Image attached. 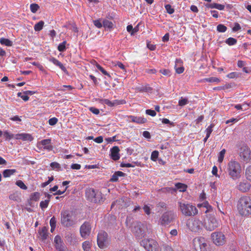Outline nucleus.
<instances>
[{
	"label": "nucleus",
	"mask_w": 251,
	"mask_h": 251,
	"mask_svg": "<svg viewBox=\"0 0 251 251\" xmlns=\"http://www.w3.org/2000/svg\"><path fill=\"white\" fill-rule=\"evenodd\" d=\"M226 170L230 178L235 181L241 178L243 168L239 161L232 159L227 164Z\"/></svg>",
	"instance_id": "nucleus-1"
},
{
	"label": "nucleus",
	"mask_w": 251,
	"mask_h": 251,
	"mask_svg": "<svg viewBox=\"0 0 251 251\" xmlns=\"http://www.w3.org/2000/svg\"><path fill=\"white\" fill-rule=\"evenodd\" d=\"M237 207L241 215H251V198L247 196L241 197L238 201Z\"/></svg>",
	"instance_id": "nucleus-2"
},
{
	"label": "nucleus",
	"mask_w": 251,
	"mask_h": 251,
	"mask_svg": "<svg viewBox=\"0 0 251 251\" xmlns=\"http://www.w3.org/2000/svg\"><path fill=\"white\" fill-rule=\"evenodd\" d=\"M178 209L182 215L185 216H194L198 213V210L197 208L190 203L179 201L178 202Z\"/></svg>",
	"instance_id": "nucleus-3"
},
{
	"label": "nucleus",
	"mask_w": 251,
	"mask_h": 251,
	"mask_svg": "<svg viewBox=\"0 0 251 251\" xmlns=\"http://www.w3.org/2000/svg\"><path fill=\"white\" fill-rule=\"evenodd\" d=\"M61 223L65 227H70L75 224V216L72 211L63 210L61 212Z\"/></svg>",
	"instance_id": "nucleus-4"
},
{
	"label": "nucleus",
	"mask_w": 251,
	"mask_h": 251,
	"mask_svg": "<svg viewBox=\"0 0 251 251\" xmlns=\"http://www.w3.org/2000/svg\"><path fill=\"white\" fill-rule=\"evenodd\" d=\"M85 195L89 201L94 203L100 202L102 199L101 193L93 188L87 189Z\"/></svg>",
	"instance_id": "nucleus-5"
},
{
	"label": "nucleus",
	"mask_w": 251,
	"mask_h": 251,
	"mask_svg": "<svg viewBox=\"0 0 251 251\" xmlns=\"http://www.w3.org/2000/svg\"><path fill=\"white\" fill-rule=\"evenodd\" d=\"M110 239L108 234L104 231H100L97 236V243L99 248L103 249L110 243Z\"/></svg>",
	"instance_id": "nucleus-6"
},
{
	"label": "nucleus",
	"mask_w": 251,
	"mask_h": 251,
	"mask_svg": "<svg viewBox=\"0 0 251 251\" xmlns=\"http://www.w3.org/2000/svg\"><path fill=\"white\" fill-rule=\"evenodd\" d=\"M141 245L147 251H158L159 248L158 243L153 239H144L141 241Z\"/></svg>",
	"instance_id": "nucleus-7"
},
{
	"label": "nucleus",
	"mask_w": 251,
	"mask_h": 251,
	"mask_svg": "<svg viewBox=\"0 0 251 251\" xmlns=\"http://www.w3.org/2000/svg\"><path fill=\"white\" fill-rule=\"evenodd\" d=\"M202 223L198 219L191 218L187 220L186 225L188 228L192 232H198L202 229Z\"/></svg>",
	"instance_id": "nucleus-8"
},
{
	"label": "nucleus",
	"mask_w": 251,
	"mask_h": 251,
	"mask_svg": "<svg viewBox=\"0 0 251 251\" xmlns=\"http://www.w3.org/2000/svg\"><path fill=\"white\" fill-rule=\"evenodd\" d=\"M131 231L139 239H141L145 235V227L140 222H135L133 223Z\"/></svg>",
	"instance_id": "nucleus-9"
},
{
	"label": "nucleus",
	"mask_w": 251,
	"mask_h": 251,
	"mask_svg": "<svg viewBox=\"0 0 251 251\" xmlns=\"http://www.w3.org/2000/svg\"><path fill=\"white\" fill-rule=\"evenodd\" d=\"M194 247L196 251H207L208 245L204 238L197 237L193 240Z\"/></svg>",
	"instance_id": "nucleus-10"
},
{
	"label": "nucleus",
	"mask_w": 251,
	"mask_h": 251,
	"mask_svg": "<svg viewBox=\"0 0 251 251\" xmlns=\"http://www.w3.org/2000/svg\"><path fill=\"white\" fill-rule=\"evenodd\" d=\"M220 225V222L214 216H210L204 222V227L207 230L213 231Z\"/></svg>",
	"instance_id": "nucleus-11"
},
{
	"label": "nucleus",
	"mask_w": 251,
	"mask_h": 251,
	"mask_svg": "<svg viewBox=\"0 0 251 251\" xmlns=\"http://www.w3.org/2000/svg\"><path fill=\"white\" fill-rule=\"evenodd\" d=\"M211 238L216 246H222L226 243V237L222 232H214L211 234Z\"/></svg>",
	"instance_id": "nucleus-12"
},
{
	"label": "nucleus",
	"mask_w": 251,
	"mask_h": 251,
	"mask_svg": "<svg viewBox=\"0 0 251 251\" xmlns=\"http://www.w3.org/2000/svg\"><path fill=\"white\" fill-rule=\"evenodd\" d=\"M240 159L245 162H248L251 159V151L249 147L243 146L240 148L239 152Z\"/></svg>",
	"instance_id": "nucleus-13"
},
{
	"label": "nucleus",
	"mask_w": 251,
	"mask_h": 251,
	"mask_svg": "<svg viewBox=\"0 0 251 251\" xmlns=\"http://www.w3.org/2000/svg\"><path fill=\"white\" fill-rule=\"evenodd\" d=\"M91 225L89 222H85L80 227V234L82 238L86 239L90 234Z\"/></svg>",
	"instance_id": "nucleus-14"
},
{
	"label": "nucleus",
	"mask_w": 251,
	"mask_h": 251,
	"mask_svg": "<svg viewBox=\"0 0 251 251\" xmlns=\"http://www.w3.org/2000/svg\"><path fill=\"white\" fill-rule=\"evenodd\" d=\"M236 188L242 193H246L251 188V184L246 179H242L237 183Z\"/></svg>",
	"instance_id": "nucleus-15"
},
{
	"label": "nucleus",
	"mask_w": 251,
	"mask_h": 251,
	"mask_svg": "<svg viewBox=\"0 0 251 251\" xmlns=\"http://www.w3.org/2000/svg\"><path fill=\"white\" fill-rule=\"evenodd\" d=\"M174 219L173 213L171 211L165 212L160 219L161 225L166 226L169 224Z\"/></svg>",
	"instance_id": "nucleus-16"
},
{
	"label": "nucleus",
	"mask_w": 251,
	"mask_h": 251,
	"mask_svg": "<svg viewBox=\"0 0 251 251\" xmlns=\"http://www.w3.org/2000/svg\"><path fill=\"white\" fill-rule=\"evenodd\" d=\"M97 100L101 104H105L110 107H113L114 106L122 104L119 100H117L113 101H110L108 99H98Z\"/></svg>",
	"instance_id": "nucleus-17"
},
{
	"label": "nucleus",
	"mask_w": 251,
	"mask_h": 251,
	"mask_svg": "<svg viewBox=\"0 0 251 251\" xmlns=\"http://www.w3.org/2000/svg\"><path fill=\"white\" fill-rule=\"evenodd\" d=\"M51 141L50 139H44L38 143V146L42 145L43 146L44 149L50 151L53 149V147L51 145Z\"/></svg>",
	"instance_id": "nucleus-18"
},
{
	"label": "nucleus",
	"mask_w": 251,
	"mask_h": 251,
	"mask_svg": "<svg viewBox=\"0 0 251 251\" xmlns=\"http://www.w3.org/2000/svg\"><path fill=\"white\" fill-rule=\"evenodd\" d=\"M197 207L205 213L210 212L212 210V206L209 204L208 201H204L201 203L197 205Z\"/></svg>",
	"instance_id": "nucleus-19"
},
{
	"label": "nucleus",
	"mask_w": 251,
	"mask_h": 251,
	"mask_svg": "<svg viewBox=\"0 0 251 251\" xmlns=\"http://www.w3.org/2000/svg\"><path fill=\"white\" fill-rule=\"evenodd\" d=\"M14 138L17 140H22L23 141H32L33 140L32 136L27 133H21L15 135Z\"/></svg>",
	"instance_id": "nucleus-20"
},
{
	"label": "nucleus",
	"mask_w": 251,
	"mask_h": 251,
	"mask_svg": "<svg viewBox=\"0 0 251 251\" xmlns=\"http://www.w3.org/2000/svg\"><path fill=\"white\" fill-rule=\"evenodd\" d=\"M120 149L118 147L114 146L110 150L111 157L114 160H118L120 156L119 154Z\"/></svg>",
	"instance_id": "nucleus-21"
},
{
	"label": "nucleus",
	"mask_w": 251,
	"mask_h": 251,
	"mask_svg": "<svg viewBox=\"0 0 251 251\" xmlns=\"http://www.w3.org/2000/svg\"><path fill=\"white\" fill-rule=\"evenodd\" d=\"M182 61L180 59H176L175 68L177 74L182 73L184 71V68L182 66Z\"/></svg>",
	"instance_id": "nucleus-22"
},
{
	"label": "nucleus",
	"mask_w": 251,
	"mask_h": 251,
	"mask_svg": "<svg viewBox=\"0 0 251 251\" xmlns=\"http://www.w3.org/2000/svg\"><path fill=\"white\" fill-rule=\"evenodd\" d=\"M128 118L131 120V122L138 124H144L147 121V120L145 118L141 117L130 116L128 117Z\"/></svg>",
	"instance_id": "nucleus-23"
},
{
	"label": "nucleus",
	"mask_w": 251,
	"mask_h": 251,
	"mask_svg": "<svg viewBox=\"0 0 251 251\" xmlns=\"http://www.w3.org/2000/svg\"><path fill=\"white\" fill-rule=\"evenodd\" d=\"M125 174L121 171H117L112 176L110 181L111 182H117L118 180L119 177L124 176Z\"/></svg>",
	"instance_id": "nucleus-24"
},
{
	"label": "nucleus",
	"mask_w": 251,
	"mask_h": 251,
	"mask_svg": "<svg viewBox=\"0 0 251 251\" xmlns=\"http://www.w3.org/2000/svg\"><path fill=\"white\" fill-rule=\"evenodd\" d=\"M205 6L209 8H216L220 10H223L225 8V5L217 3H208L205 4Z\"/></svg>",
	"instance_id": "nucleus-25"
},
{
	"label": "nucleus",
	"mask_w": 251,
	"mask_h": 251,
	"mask_svg": "<svg viewBox=\"0 0 251 251\" xmlns=\"http://www.w3.org/2000/svg\"><path fill=\"white\" fill-rule=\"evenodd\" d=\"M136 91L139 92H151L152 91V88L149 85L147 84L137 87L136 88Z\"/></svg>",
	"instance_id": "nucleus-26"
},
{
	"label": "nucleus",
	"mask_w": 251,
	"mask_h": 251,
	"mask_svg": "<svg viewBox=\"0 0 251 251\" xmlns=\"http://www.w3.org/2000/svg\"><path fill=\"white\" fill-rule=\"evenodd\" d=\"M50 61L53 64L59 67L63 72H66L67 71V70L64 65L56 58L52 57L50 59Z\"/></svg>",
	"instance_id": "nucleus-27"
},
{
	"label": "nucleus",
	"mask_w": 251,
	"mask_h": 251,
	"mask_svg": "<svg viewBox=\"0 0 251 251\" xmlns=\"http://www.w3.org/2000/svg\"><path fill=\"white\" fill-rule=\"evenodd\" d=\"M20 195L21 193L20 192H15L9 196V198L14 201L19 202L21 201Z\"/></svg>",
	"instance_id": "nucleus-28"
},
{
	"label": "nucleus",
	"mask_w": 251,
	"mask_h": 251,
	"mask_svg": "<svg viewBox=\"0 0 251 251\" xmlns=\"http://www.w3.org/2000/svg\"><path fill=\"white\" fill-rule=\"evenodd\" d=\"M39 234L42 240H45L48 236V228L46 226L43 227L39 231Z\"/></svg>",
	"instance_id": "nucleus-29"
},
{
	"label": "nucleus",
	"mask_w": 251,
	"mask_h": 251,
	"mask_svg": "<svg viewBox=\"0 0 251 251\" xmlns=\"http://www.w3.org/2000/svg\"><path fill=\"white\" fill-rule=\"evenodd\" d=\"M176 188L174 189L175 191L178 190L180 192H185L186 191L187 186L183 183H176L175 184Z\"/></svg>",
	"instance_id": "nucleus-30"
},
{
	"label": "nucleus",
	"mask_w": 251,
	"mask_h": 251,
	"mask_svg": "<svg viewBox=\"0 0 251 251\" xmlns=\"http://www.w3.org/2000/svg\"><path fill=\"white\" fill-rule=\"evenodd\" d=\"M17 172L15 169H6L3 172V176L4 177H10Z\"/></svg>",
	"instance_id": "nucleus-31"
},
{
	"label": "nucleus",
	"mask_w": 251,
	"mask_h": 251,
	"mask_svg": "<svg viewBox=\"0 0 251 251\" xmlns=\"http://www.w3.org/2000/svg\"><path fill=\"white\" fill-rule=\"evenodd\" d=\"M51 196L50 195L48 194V199L40 202V206L42 209L46 208L48 206Z\"/></svg>",
	"instance_id": "nucleus-32"
},
{
	"label": "nucleus",
	"mask_w": 251,
	"mask_h": 251,
	"mask_svg": "<svg viewBox=\"0 0 251 251\" xmlns=\"http://www.w3.org/2000/svg\"><path fill=\"white\" fill-rule=\"evenodd\" d=\"M245 176L247 180L251 182V165L247 167L245 170Z\"/></svg>",
	"instance_id": "nucleus-33"
},
{
	"label": "nucleus",
	"mask_w": 251,
	"mask_h": 251,
	"mask_svg": "<svg viewBox=\"0 0 251 251\" xmlns=\"http://www.w3.org/2000/svg\"><path fill=\"white\" fill-rule=\"evenodd\" d=\"M0 43L1 45H4L8 47H11L13 45V43L11 41L4 38H1L0 39Z\"/></svg>",
	"instance_id": "nucleus-34"
},
{
	"label": "nucleus",
	"mask_w": 251,
	"mask_h": 251,
	"mask_svg": "<svg viewBox=\"0 0 251 251\" xmlns=\"http://www.w3.org/2000/svg\"><path fill=\"white\" fill-rule=\"evenodd\" d=\"M44 22L43 21H40L34 25V29L36 31H40L41 30L44 26Z\"/></svg>",
	"instance_id": "nucleus-35"
},
{
	"label": "nucleus",
	"mask_w": 251,
	"mask_h": 251,
	"mask_svg": "<svg viewBox=\"0 0 251 251\" xmlns=\"http://www.w3.org/2000/svg\"><path fill=\"white\" fill-rule=\"evenodd\" d=\"M203 82H216L219 83L221 80L219 78L216 77H211L208 78H205L203 79Z\"/></svg>",
	"instance_id": "nucleus-36"
},
{
	"label": "nucleus",
	"mask_w": 251,
	"mask_h": 251,
	"mask_svg": "<svg viewBox=\"0 0 251 251\" xmlns=\"http://www.w3.org/2000/svg\"><path fill=\"white\" fill-rule=\"evenodd\" d=\"M237 40L232 37H229L225 41V43L229 46L234 45L237 43Z\"/></svg>",
	"instance_id": "nucleus-37"
},
{
	"label": "nucleus",
	"mask_w": 251,
	"mask_h": 251,
	"mask_svg": "<svg viewBox=\"0 0 251 251\" xmlns=\"http://www.w3.org/2000/svg\"><path fill=\"white\" fill-rule=\"evenodd\" d=\"M40 193L38 192H34L32 193L30 196V199L33 201H38L40 199Z\"/></svg>",
	"instance_id": "nucleus-38"
},
{
	"label": "nucleus",
	"mask_w": 251,
	"mask_h": 251,
	"mask_svg": "<svg viewBox=\"0 0 251 251\" xmlns=\"http://www.w3.org/2000/svg\"><path fill=\"white\" fill-rule=\"evenodd\" d=\"M240 75L241 74L234 72L228 74L226 76L229 78L233 79L239 77Z\"/></svg>",
	"instance_id": "nucleus-39"
},
{
	"label": "nucleus",
	"mask_w": 251,
	"mask_h": 251,
	"mask_svg": "<svg viewBox=\"0 0 251 251\" xmlns=\"http://www.w3.org/2000/svg\"><path fill=\"white\" fill-rule=\"evenodd\" d=\"M103 25L105 28H112L113 24L111 21L108 20H104L103 21Z\"/></svg>",
	"instance_id": "nucleus-40"
},
{
	"label": "nucleus",
	"mask_w": 251,
	"mask_h": 251,
	"mask_svg": "<svg viewBox=\"0 0 251 251\" xmlns=\"http://www.w3.org/2000/svg\"><path fill=\"white\" fill-rule=\"evenodd\" d=\"M39 5L36 3H32L30 5V9L33 13H36L39 9Z\"/></svg>",
	"instance_id": "nucleus-41"
},
{
	"label": "nucleus",
	"mask_w": 251,
	"mask_h": 251,
	"mask_svg": "<svg viewBox=\"0 0 251 251\" xmlns=\"http://www.w3.org/2000/svg\"><path fill=\"white\" fill-rule=\"evenodd\" d=\"M189 102L188 100L186 98L181 97L178 101V105L180 106H183Z\"/></svg>",
	"instance_id": "nucleus-42"
},
{
	"label": "nucleus",
	"mask_w": 251,
	"mask_h": 251,
	"mask_svg": "<svg viewBox=\"0 0 251 251\" xmlns=\"http://www.w3.org/2000/svg\"><path fill=\"white\" fill-rule=\"evenodd\" d=\"M226 151L225 149H223L219 153L218 155V161L220 163L223 162L224 160V158L225 156V154L226 153Z\"/></svg>",
	"instance_id": "nucleus-43"
},
{
	"label": "nucleus",
	"mask_w": 251,
	"mask_h": 251,
	"mask_svg": "<svg viewBox=\"0 0 251 251\" xmlns=\"http://www.w3.org/2000/svg\"><path fill=\"white\" fill-rule=\"evenodd\" d=\"M3 135L6 140H10L12 138H14L15 136L14 134H11L7 131L3 132Z\"/></svg>",
	"instance_id": "nucleus-44"
},
{
	"label": "nucleus",
	"mask_w": 251,
	"mask_h": 251,
	"mask_svg": "<svg viewBox=\"0 0 251 251\" xmlns=\"http://www.w3.org/2000/svg\"><path fill=\"white\" fill-rule=\"evenodd\" d=\"M217 30L219 32H225L227 30V27L223 24H219L217 26Z\"/></svg>",
	"instance_id": "nucleus-45"
},
{
	"label": "nucleus",
	"mask_w": 251,
	"mask_h": 251,
	"mask_svg": "<svg viewBox=\"0 0 251 251\" xmlns=\"http://www.w3.org/2000/svg\"><path fill=\"white\" fill-rule=\"evenodd\" d=\"M16 184L20 188L23 190H26L27 189V186L25 183L21 180H18L16 182Z\"/></svg>",
	"instance_id": "nucleus-46"
},
{
	"label": "nucleus",
	"mask_w": 251,
	"mask_h": 251,
	"mask_svg": "<svg viewBox=\"0 0 251 251\" xmlns=\"http://www.w3.org/2000/svg\"><path fill=\"white\" fill-rule=\"evenodd\" d=\"M96 67L99 69L103 75L108 76L110 77L111 76L109 73H108L99 64L97 63L96 65Z\"/></svg>",
	"instance_id": "nucleus-47"
},
{
	"label": "nucleus",
	"mask_w": 251,
	"mask_h": 251,
	"mask_svg": "<svg viewBox=\"0 0 251 251\" xmlns=\"http://www.w3.org/2000/svg\"><path fill=\"white\" fill-rule=\"evenodd\" d=\"M66 41H64L59 44L57 49L59 51L63 52L66 50Z\"/></svg>",
	"instance_id": "nucleus-48"
},
{
	"label": "nucleus",
	"mask_w": 251,
	"mask_h": 251,
	"mask_svg": "<svg viewBox=\"0 0 251 251\" xmlns=\"http://www.w3.org/2000/svg\"><path fill=\"white\" fill-rule=\"evenodd\" d=\"M82 248L84 251H89L90 245L89 241H85L82 243Z\"/></svg>",
	"instance_id": "nucleus-49"
},
{
	"label": "nucleus",
	"mask_w": 251,
	"mask_h": 251,
	"mask_svg": "<svg viewBox=\"0 0 251 251\" xmlns=\"http://www.w3.org/2000/svg\"><path fill=\"white\" fill-rule=\"evenodd\" d=\"M214 126V124H212L205 129V131L206 132V135H207V137H210V134L213 131L212 128Z\"/></svg>",
	"instance_id": "nucleus-50"
},
{
	"label": "nucleus",
	"mask_w": 251,
	"mask_h": 251,
	"mask_svg": "<svg viewBox=\"0 0 251 251\" xmlns=\"http://www.w3.org/2000/svg\"><path fill=\"white\" fill-rule=\"evenodd\" d=\"M159 152L157 151H153L151 154V158L152 161H155L158 156Z\"/></svg>",
	"instance_id": "nucleus-51"
},
{
	"label": "nucleus",
	"mask_w": 251,
	"mask_h": 251,
	"mask_svg": "<svg viewBox=\"0 0 251 251\" xmlns=\"http://www.w3.org/2000/svg\"><path fill=\"white\" fill-rule=\"evenodd\" d=\"M165 9L167 12L170 14H173L174 12V9L172 7L171 5L170 4L166 5Z\"/></svg>",
	"instance_id": "nucleus-52"
},
{
	"label": "nucleus",
	"mask_w": 251,
	"mask_h": 251,
	"mask_svg": "<svg viewBox=\"0 0 251 251\" xmlns=\"http://www.w3.org/2000/svg\"><path fill=\"white\" fill-rule=\"evenodd\" d=\"M159 72L164 75L170 76L171 75V72L168 69H162L159 71Z\"/></svg>",
	"instance_id": "nucleus-53"
},
{
	"label": "nucleus",
	"mask_w": 251,
	"mask_h": 251,
	"mask_svg": "<svg viewBox=\"0 0 251 251\" xmlns=\"http://www.w3.org/2000/svg\"><path fill=\"white\" fill-rule=\"evenodd\" d=\"M50 166L53 169H59L60 168V164L56 162L51 163Z\"/></svg>",
	"instance_id": "nucleus-54"
},
{
	"label": "nucleus",
	"mask_w": 251,
	"mask_h": 251,
	"mask_svg": "<svg viewBox=\"0 0 251 251\" xmlns=\"http://www.w3.org/2000/svg\"><path fill=\"white\" fill-rule=\"evenodd\" d=\"M90 111L95 115H98L100 113V110L99 109L96 108L94 107H90L89 108Z\"/></svg>",
	"instance_id": "nucleus-55"
},
{
	"label": "nucleus",
	"mask_w": 251,
	"mask_h": 251,
	"mask_svg": "<svg viewBox=\"0 0 251 251\" xmlns=\"http://www.w3.org/2000/svg\"><path fill=\"white\" fill-rule=\"evenodd\" d=\"M58 121V119L56 118H52L49 120V124L50 126L55 125Z\"/></svg>",
	"instance_id": "nucleus-56"
},
{
	"label": "nucleus",
	"mask_w": 251,
	"mask_h": 251,
	"mask_svg": "<svg viewBox=\"0 0 251 251\" xmlns=\"http://www.w3.org/2000/svg\"><path fill=\"white\" fill-rule=\"evenodd\" d=\"M54 242L55 245L61 244L62 243V241L60 236L57 235L54 238Z\"/></svg>",
	"instance_id": "nucleus-57"
},
{
	"label": "nucleus",
	"mask_w": 251,
	"mask_h": 251,
	"mask_svg": "<svg viewBox=\"0 0 251 251\" xmlns=\"http://www.w3.org/2000/svg\"><path fill=\"white\" fill-rule=\"evenodd\" d=\"M146 113L152 117L155 116L156 114V112L154 110L151 109L146 110Z\"/></svg>",
	"instance_id": "nucleus-58"
},
{
	"label": "nucleus",
	"mask_w": 251,
	"mask_h": 251,
	"mask_svg": "<svg viewBox=\"0 0 251 251\" xmlns=\"http://www.w3.org/2000/svg\"><path fill=\"white\" fill-rule=\"evenodd\" d=\"M55 248L58 251H64L65 247L63 244L55 245Z\"/></svg>",
	"instance_id": "nucleus-59"
},
{
	"label": "nucleus",
	"mask_w": 251,
	"mask_h": 251,
	"mask_svg": "<svg viewBox=\"0 0 251 251\" xmlns=\"http://www.w3.org/2000/svg\"><path fill=\"white\" fill-rule=\"evenodd\" d=\"M94 25L98 28H100L102 26V25L99 20L93 21Z\"/></svg>",
	"instance_id": "nucleus-60"
},
{
	"label": "nucleus",
	"mask_w": 251,
	"mask_h": 251,
	"mask_svg": "<svg viewBox=\"0 0 251 251\" xmlns=\"http://www.w3.org/2000/svg\"><path fill=\"white\" fill-rule=\"evenodd\" d=\"M56 219L55 218V217L54 216L52 217L50 219V226L51 227L56 226Z\"/></svg>",
	"instance_id": "nucleus-61"
},
{
	"label": "nucleus",
	"mask_w": 251,
	"mask_h": 251,
	"mask_svg": "<svg viewBox=\"0 0 251 251\" xmlns=\"http://www.w3.org/2000/svg\"><path fill=\"white\" fill-rule=\"evenodd\" d=\"M217 173H218L217 167L216 166H213L212 168V174L214 176H215L219 177L220 176H219L218 175Z\"/></svg>",
	"instance_id": "nucleus-62"
},
{
	"label": "nucleus",
	"mask_w": 251,
	"mask_h": 251,
	"mask_svg": "<svg viewBox=\"0 0 251 251\" xmlns=\"http://www.w3.org/2000/svg\"><path fill=\"white\" fill-rule=\"evenodd\" d=\"M143 209L145 211V212L146 213V214L147 215H150V213H151V208L150 207L147 205H145L144 207H143Z\"/></svg>",
	"instance_id": "nucleus-63"
},
{
	"label": "nucleus",
	"mask_w": 251,
	"mask_h": 251,
	"mask_svg": "<svg viewBox=\"0 0 251 251\" xmlns=\"http://www.w3.org/2000/svg\"><path fill=\"white\" fill-rule=\"evenodd\" d=\"M240 29V25L237 23H235L234 26L232 28V30L235 32L239 30Z\"/></svg>",
	"instance_id": "nucleus-64"
}]
</instances>
